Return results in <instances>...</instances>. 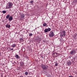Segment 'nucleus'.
Returning a JSON list of instances; mask_svg holds the SVG:
<instances>
[{"label":"nucleus","instance_id":"f3484780","mask_svg":"<svg viewBox=\"0 0 77 77\" xmlns=\"http://www.w3.org/2000/svg\"><path fill=\"white\" fill-rule=\"evenodd\" d=\"M6 12V11H2V13H3V14H5Z\"/></svg>","mask_w":77,"mask_h":77},{"label":"nucleus","instance_id":"dca6fc26","mask_svg":"<svg viewBox=\"0 0 77 77\" xmlns=\"http://www.w3.org/2000/svg\"><path fill=\"white\" fill-rule=\"evenodd\" d=\"M36 40L39 39V37H36Z\"/></svg>","mask_w":77,"mask_h":77},{"label":"nucleus","instance_id":"4be33fe9","mask_svg":"<svg viewBox=\"0 0 77 77\" xmlns=\"http://www.w3.org/2000/svg\"><path fill=\"white\" fill-rule=\"evenodd\" d=\"M57 54L56 53H54L53 54V55H55V56H56Z\"/></svg>","mask_w":77,"mask_h":77},{"label":"nucleus","instance_id":"a878e982","mask_svg":"<svg viewBox=\"0 0 77 77\" xmlns=\"http://www.w3.org/2000/svg\"><path fill=\"white\" fill-rule=\"evenodd\" d=\"M11 50H14V48H12L11 49Z\"/></svg>","mask_w":77,"mask_h":77},{"label":"nucleus","instance_id":"b1692460","mask_svg":"<svg viewBox=\"0 0 77 77\" xmlns=\"http://www.w3.org/2000/svg\"><path fill=\"white\" fill-rule=\"evenodd\" d=\"M57 65H58L57 63H56L55 64V66H57Z\"/></svg>","mask_w":77,"mask_h":77},{"label":"nucleus","instance_id":"0eeeda50","mask_svg":"<svg viewBox=\"0 0 77 77\" xmlns=\"http://www.w3.org/2000/svg\"><path fill=\"white\" fill-rule=\"evenodd\" d=\"M67 64L68 65H69V66H70L71 65V62L69 61H68L67 62Z\"/></svg>","mask_w":77,"mask_h":77},{"label":"nucleus","instance_id":"aec40b11","mask_svg":"<svg viewBox=\"0 0 77 77\" xmlns=\"http://www.w3.org/2000/svg\"><path fill=\"white\" fill-rule=\"evenodd\" d=\"M23 64H24L23 63H20V66H23Z\"/></svg>","mask_w":77,"mask_h":77},{"label":"nucleus","instance_id":"f257e3e1","mask_svg":"<svg viewBox=\"0 0 77 77\" xmlns=\"http://www.w3.org/2000/svg\"><path fill=\"white\" fill-rule=\"evenodd\" d=\"M13 6L12 3L11 2H8L7 4L6 5V8L8 9H11Z\"/></svg>","mask_w":77,"mask_h":77},{"label":"nucleus","instance_id":"f03ea898","mask_svg":"<svg viewBox=\"0 0 77 77\" xmlns=\"http://www.w3.org/2000/svg\"><path fill=\"white\" fill-rule=\"evenodd\" d=\"M41 66L43 70H46L48 67V66L43 64H41Z\"/></svg>","mask_w":77,"mask_h":77},{"label":"nucleus","instance_id":"ddd939ff","mask_svg":"<svg viewBox=\"0 0 77 77\" xmlns=\"http://www.w3.org/2000/svg\"><path fill=\"white\" fill-rule=\"evenodd\" d=\"M21 18H24V14H22L21 15Z\"/></svg>","mask_w":77,"mask_h":77},{"label":"nucleus","instance_id":"9b49d317","mask_svg":"<svg viewBox=\"0 0 77 77\" xmlns=\"http://www.w3.org/2000/svg\"><path fill=\"white\" fill-rule=\"evenodd\" d=\"M16 57L17 58V59H19L20 58V57L18 56V55L16 54Z\"/></svg>","mask_w":77,"mask_h":77},{"label":"nucleus","instance_id":"7ed1b4c3","mask_svg":"<svg viewBox=\"0 0 77 77\" xmlns=\"http://www.w3.org/2000/svg\"><path fill=\"white\" fill-rule=\"evenodd\" d=\"M60 37H61V38H62V37H63V36H65L66 32H65V31L63 30L61 32H60Z\"/></svg>","mask_w":77,"mask_h":77},{"label":"nucleus","instance_id":"9d476101","mask_svg":"<svg viewBox=\"0 0 77 77\" xmlns=\"http://www.w3.org/2000/svg\"><path fill=\"white\" fill-rule=\"evenodd\" d=\"M12 47H13V48H14V47H16V44H13L11 46Z\"/></svg>","mask_w":77,"mask_h":77},{"label":"nucleus","instance_id":"a211bd4d","mask_svg":"<svg viewBox=\"0 0 77 77\" xmlns=\"http://www.w3.org/2000/svg\"><path fill=\"white\" fill-rule=\"evenodd\" d=\"M34 2L33 1L31 0L30 2V3H31V4H32Z\"/></svg>","mask_w":77,"mask_h":77},{"label":"nucleus","instance_id":"6ab92c4d","mask_svg":"<svg viewBox=\"0 0 77 77\" xmlns=\"http://www.w3.org/2000/svg\"><path fill=\"white\" fill-rule=\"evenodd\" d=\"M33 35L32 33H30L29 34V36H32Z\"/></svg>","mask_w":77,"mask_h":77},{"label":"nucleus","instance_id":"5701e85b","mask_svg":"<svg viewBox=\"0 0 77 77\" xmlns=\"http://www.w3.org/2000/svg\"><path fill=\"white\" fill-rule=\"evenodd\" d=\"M74 2L75 3H77V0H75Z\"/></svg>","mask_w":77,"mask_h":77},{"label":"nucleus","instance_id":"6e6552de","mask_svg":"<svg viewBox=\"0 0 77 77\" xmlns=\"http://www.w3.org/2000/svg\"><path fill=\"white\" fill-rule=\"evenodd\" d=\"M8 20L10 21H11L13 20V17L12 16H10V17L9 18Z\"/></svg>","mask_w":77,"mask_h":77},{"label":"nucleus","instance_id":"2eb2a0df","mask_svg":"<svg viewBox=\"0 0 77 77\" xmlns=\"http://www.w3.org/2000/svg\"><path fill=\"white\" fill-rule=\"evenodd\" d=\"M43 26L45 27L46 26H47V23H44L43 24Z\"/></svg>","mask_w":77,"mask_h":77},{"label":"nucleus","instance_id":"39448f33","mask_svg":"<svg viewBox=\"0 0 77 77\" xmlns=\"http://www.w3.org/2000/svg\"><path fill=\"white\" fill-rule=\"evenodd\" d=\"M49 36L51 37H53L54 36V33H53V32L51 31Z\"/></svg>","mask_w":77,"mask_h":77},{"label":"nucleus","instance_id":"423d86ee","mask_svg":"<svg viewBox=\"0 0 77 77\" xmlns=\"http://www.w3.org/2000/svg\"><path fill=\"white\" fill-rule=\"evenodd\" d=\"M75 51L74 50H72L70 52V54H75Z\"/></svg>","mask_w":77,"mask_h":77},{"label":"nucleus","instance_id":"393cba45","mask_svg":"<svg viewBox=\"0 0 77 77\" xmlns=\"http://www.w3.org/2000/svg\"><path fill=\"white\" fill-rule=\"evenodd\" d=\"M69 77H73V76H69Z\"/></svg>","mask_w":77,"mask_h":77},{"label":"nucleus","instance_id":"412c9836","mask_svg":"<svg viewBox=\"0 0 77 77\" xmlns=\"http://www.w3.org/2000/svg\"><path fill=\"white\" fill-rule=\"evenodd\" d=\"M20 41H23V39L22 38H21L20 39Z\"/></svg>","mask_w":77,"mask_h":77},{"label":"nucleus","instance_id":"20e7f679","mask_svg":"<svg viewBox=\"0 0 77 77\" xmlns=\"http://www.w3.org/2000/svg\"><path fill=\"white\" fill-rule=\"evenodd\" d=\"M51 31V29L50 28H49L48 29H45V30H44V31L45 33H47L48 32H50V31Z\"/></svg>","mask_w":77,"mask_h":77},{"label":"nucleus","instance_id":"4468645a","mask_svg":"<svg viewBox=\"0 0 77 77\" xmlns=\"http://www.w3.org/2000/svg\"><path fill=\"white\" fill-rule=\"evenodd\" d=\"M25 74L26 75H28V72H26L25 73Z\"/></svg>","mask_w":77,"mask_h":77},{"label":"nucleus","instance_id":"1a4fd4ad","mask_svg":"<svg viewBox=\"0 0 77 77\" xmlns=\"http://www.w3.org/2000/svg\"><path fill=\"white\" fill-rule=\"evenodd\" d=\"M5 26L7 28H10L11 25H10L7 24Z\"/></svg>","mask_w":77,"mask_h":77},{"label":"nucleus","instance_id":"f8f14e48","mask_svg":"<svg viewBox=\"0 0 77 77\" xmlns=\"http://www.w3.org/2000/svg\"><path fill=\"white\" fill-rule=\"evenodd\" d=\"M9 17H10V15L8 14L7 16H6V18L7 19H9Z\"/></svg>","mask_w":77,"mask_h":77}]
</instances>
